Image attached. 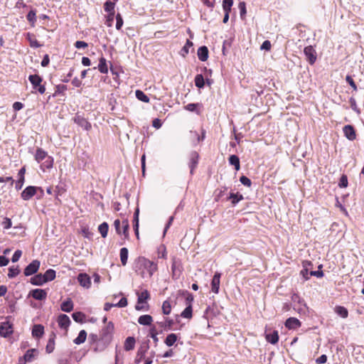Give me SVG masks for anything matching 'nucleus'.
<instances>
[{"label":"nucleus","mask_w":364,"mask_h":364,"mask_svg":"<svg viewBox=\"0 0 364 364\" xmlns=\"http://www.w3.org/2000/svg\"><path fill=\"white\" fill-rule=\"evenodd\" d=\"M134 270L142 278H151L158 270V265L144 257H139L135 260Z\"/></svg>","instance_id":"f257e3e1"},{"label":"nucleus","mask_w":364,"mask_h":364,"mask_svg":"<svg viewBox=\"0 0 364 364\" xmlns=\"http://www.w3.org/2000/svg\"><path fill=\"white\" fill-rule=\"evenodd\" d=\"M40 193L38 198H41L43 196V190L41 187L29 186H27L21 193V197L24 200H28L35 195Z\"/></svg>","instance_id":"f03ea898"},{"label":"nucleus","mask_w":364,"mask_h":364,"mask_svg":"<svg viewBox=\"0 0 364 364\" xmlns=\"http://www.w3.org/2000/svg\"><path fill=\"white\" fill-rule=\"evenodd\" d=\"M114 324L109 322L100 331V338L102 342L110 343L112 339Z\"/></svg>","instance_id":"7ed1b4c3"},{"label":"nucleus","mask_w":364,"mask_h":364,"mask_svg":"<svg viewBox=\"0 0 364 364\" xmlns=\"http://www.w3.org/2000/svg\"><path fill=\"white\" fill-rule=\"evenodd\" d=\"M28 80L31 83L33 88L37 90L39 93L43 94L46 91V87L41 84L43 79L38 75H30Z\"/></svg>","instance_id":"20e7f679"},{"label":"nucleus","mask_w":364,"mask_h":364,"mask_svg":"<svg viewBox=\"0 0 364 364\" xmlns=\"http://www.w3.org/2000/svg\"><path fill=\"white\" fill-rule=\"evenodd\" d=\"M40 262L37 259L33 260L25 269L24 275L28 277L36 273L40 267Z\"/></svg>","instance_id":"39448f33"},{"label":"nucleus","mask_w":364,"mask_h":364,"mask_svg":"<svg viewBox=\"0 0 364 364\" xmlns=\"http://www.w3.org/2000/svg\"><path fill=\"white\" fill-rule=\"evenodd\" d=\"M73 121L78 126L81 127L86 131H89L92 128L91 124L82 116L77 114L73 118Z\"/></svg>","instance_id":"423d86ee"},{"label":"nucleus","mask_w":364,"mask_h":364,"mask_svg":"<svg viewBox=\"0 0 364 364\" xmlns=\"http://www.w3.org/2000/svg\"><path fill=\"white\" fill-rule=\"evenodd\" d=\"M28 296H32L36 300L43 301L47 298V291L42 289H33L29 292Z\"/></svg>","instance_id":"0eeeda50"},{"label":"nucleus","mask_w":364,"mask_h":364,"mask_svg":"<svg viewBox=\"0 0 364 364\" xmlns=\"http://www.w3.org/2000/svg\"><path fill=\"white\" fill-rule=\"evenodd\" d=\"M304 53L309 63L313 65L316 60V54L314 48L311 46H306L304 50Z\"/></svg>","instance_id":"6e6552de"},{"label":"nucleus","mask_w":364,"mask_h":364,"mask_svg":"<svg viewBox=\"0 0 364 364\" xmlns=\"http://www.w3.org/2000/svg\"><path fill=\"white\" fill-rule=\"evenodd\" d=\"M13 333L12 325L9 322H3L0 326V336L4 338Z\"/></svg>","instance_id":"1a4fd4ad"},{"label":"nucleus","mask_w":364,"mask_h":364,"mask_svg":"<svg viewBox=\"0 0 364 364\" xmlns=\"http://www.w3.org/2000/svg\"><path fill=\"white\" fill-rule=\"evenodd\" d=\"M77 281L84 288L89 289L91 286L90 277L85 273L79 274L77 276Z\"/></svg>","instance_id":"9d476101"},{"label":"nucleus","mask_w":364,"mask_h":364,"mask_svg":"<svg viewBox=\"0 0 364 364\" xmlns=\"http://www.w3.org/2000/svg\"><path fill=\"white\" fill-rule=\"evenodd\" d=\"M38 354V351L36 348H31L28 350L24 355L20 358V360H23L24 363L31 362Z\"/></svg>","instance_id":"9b49d317"},{"label":"nucleus","mask_w":364,"mask_h":364,"mask_svg":"<svg viewBox=\"0 0 364 364\" xmlns=\"http://www.w3.org/2000/svg\"><path fill=\"white\" fill-rule=\"evenodd\" d=\"M220 277H221L220 273L215 272L213 277V279L211 282V290L215 294H218L219 291Z\"/></svg>","instance_id":"f8f14e48"},{"label":"nucleus","mask_w":364,"mask_h":364,"mask_svg":"<svg viewBox=\"0 0 364 364\" xmlns=\"http://www.w3.org/2000/svg\"><path fill=\"white\" fill-rule=\"evenodd\" d=\"M343 131L344 135L346 136V137L348 139L353 141L355 139V137H356L355 132L352 125L348 124V125L344 126Z\"/></svg>","instance_id":"ddd939ff"},{"label":"nucleus","mask_w":364,"mask_h":364,"mask_svg":"<svg viewBox=\"0 0 364 364\" xmlns=\"http://www.w3.org/2000/svg\"><path fill=\"white\" fill-rule=\"evenodd\" d=\"M301 324L300 321L294 317L289 318L285 322V326L289 329H296L300 327Z\"/></svg>","instance_id":"4468645a"},{"label":"nucleus","mask_w":364,"mask_h":364,"mask_svg":"<svg viewBox=\"0 0 364 364\" xmlns=\"http://www.w3.org/2000/svg\"><path fill=\"white\" fill-rule=\"evenodd\" d=\"M58 323L61 328L67 329L70 324V319L67 315L60 314L58 318Z\"/></svg>","instance_id":"2eb2a0df"},{"label":"nucleus","mask_w":364,"mask_h":364,"mask_svg":"<svg viewBox=\"0 0 364 364\" xmlns=\"http://www.w3.org/2000/svg\"><path fill=\"white\" fill-rule=\"evenodd\" d=\"M198 154L196 151H192L190 154L189 167L191 168V173L193 174L194 168L197 166L198 162Z\"/></svg>","instance_id":"dca6fc26"},{"label":"nucleus","mask_w":364,"mask_h":364,"mask_svg":"<svg viewBox=\"0 0 364 364\" xmlns=\"http://www.w3.org/2000/svg\"><path fill=\"white\" fill-rule=\"evenodd\" d=\"M149 298V293L147 290H144L138 294L137 305L136 306V310H141L142 306H139V304H143Z\"/></svg>","instance_id":"f3484780"},{"label":"nucleus","mask_w":364,"mask_h":364,"mask_svg":"<svg viewBox=\"0 0 364 364\" xmlns=\"http://www.w3.org/2000/svg\"><path fill=\"white\" fill-rule=\"evenodd\" d=\"M148 348V346H144L139 348L134 360L136 364H139L141 361L144 359Z\"/></svg>","instance_id":"a211bd4d"},{"label":"nucleus","mask_w":364,"mask_h":364,"mask_svg":"<svg viewBox=\"0 0 364 364\" xmlns=\"http://www.w3.org/2000/svg\"><path fill=\"white\" fill-rule=\"evenodd\" d=\"M198 57L199 58L200 60L204 62V61H206L208 58V49L206 46H200L198 49Z\"/></svg>","instance_id":"6ab92c4d"},{"label":"nucleus","mask_w":364,"mask_h":364,"mask_svg":"<svg viewBox=\"0 0 364 364\" xmlns=\"http://www.w3.org/2000/svg\"><path fill=\"white\" fill-rule=\"evenodd\" d=\"M114 2H112V1H107L104 4L105 11L109 13V17H112V19H114Z\"/></svg>","instance_id":"aec40b11"},{"label":"nucleus","mask_w":364,"mask_h":364,"mask_svg":"<svg viewBox=\"0 0 364 364\" xmlns=\"http://www.w3.org/2000/svg\"><path fill=\"white\" fill-rule=\"evenodd\" d=\"M44 333V327L41 324H36L32 329V336L35 338H41Z\"/></svg>","instance_id":"412c9836"},{"label":"nucleus","mask_w":364,"mask_h":364,"mask_svg":"<svg viewBox=\"0 0 364 364\" xmlns=\"http://www.w3.org/2000/svg\"><path fill=\"white\" fill-rule=\"evenodd\" d=\"M139 209L136 208L134 214L133 228L137 238H139Z\"/></svg>","instance_id":"4be33fe9"},{"label":"nucleus","mask_w":364,"mask_h":364,"mask_svg":"<svg viewBox=\"0 0 364 364\" xmlns=\"http://www.w3.org/2000/svg\"><path fill=\"white\" fill-rule=\"evenodd\" d=\"M31 283L33 285L41 286L46 283L44 277L42 274H38L31 278Z\"/></svg>","instance_id":"5701e85b"},{"label":"nucleus","mask_w":364,"mask_h":364,"mask_svg":"<svg viewBox=\"0 0 364 364\" xmlns=\"http://www.w3.org/2000/svg\"><path fill=\"white\" fill-rule=\"evenodd\" d=\"M152 321L153 318L148 314L142 315L138 318L139 323L144 326H150Z\"/></svg>","instance_id":"b1692460"},{"label":"nucleus","mask_w":364,"mask_h":364,"mask_svg":"<svg viewBox=\"0 0 364 364\" xmlns=\"http://www.w3.org/2000/svg\"><path fill=\"white\" fill-rule=\"evenodd\" d=\"M55 335L52 333L48 339V343L46 347L47 353H51L55 349Z\"/></svg>","instance_id":"393cba45"},{"label":"nucleus","mask_w":364,"mask_h":364,"mask_svg":"<svg viewBox=\"0 0 364 364\" xmlns=\"http://www.w3.org/2000/svg\"><path fill=\"white\" fill-rule=\"evenodd\" d=\"M60 309L63 311L70 312L73 309V303L70 299L64 301L61 305Z\"/></svg>","instance_id":"a878e982"},{"label":"nucleus","mask_w":364,"mask_h":364,"mask_svg":"<svg viewBox=\"0 0 364 364\" xmlns=\"http://www.w3.org/2000/svg\"><path fill=\"white\" fill-rule=\"evenodd\" d=\"M26 38L29 41L31 47L37 48L41 46L33 34L27 33Z\"/></svg>","instance_id":"bb28decb"},{"label":"nucleus","mask_w":364,"mask_h":364,"mask_svg":"<svg viewBox=\"0 0 364 364\" xmlns=\"http://www.w3.org/2000/svg\"><path fill=\"white\" fill-rule=\"evenodd\" d=\"M47 156L48 154L46 151H45L41 148L37 149L35 154V159L37 161L38 163H41L43 160L47 158Z\"/></svg>","instance_id":"cd10ccee"},{"label":"nucleus","mask_w":364,"mask_h":364,"mask_svg":"<svg viewBox=\"0 0 364 364\" xmlns=\"http://www.w3.org/2000/svg\"><path fill=\"white\" fill-rule=\"evenodd\" d=\"M135 342V338L134 337L129 336L127 338L124 345V350L127 351L133 350L134 348Z\"/></svg>","instance_id":"c85d7f7f"},{"label":"nucleus","mask_w":364,"mask_h":364,"mask_svg":"<svg viewBox=\"0 0 364 364\" xmlns=\"http://www.w3.org/2000/svg\"><path fill=\"white\" fill-rule=\"evenodd\" d=\"M98 70L101 73L103 74H107L108 73L107 60L103 57H101L99 60Z\"/></svg>","instance_id":"c756f323"},{"label":"nucleus","mask_w":364,"mask_h":364,"mask_svg":"<svg viewBox=\"0 0 364 364\" xmlns=\"http://www.w3.org/2000/svg\"><path fill=\"white\" fill-rule=\"evenodd\" d=\"M336 314L340 316L343 318H346L348 316V309L342 306H336L334 309Z\"/></svg>","instance_id":"7c9ffc66"},{"label":"nucleus","mask_w":364,"mask_h":364,"mask_svg":"<svg viewBox=\"0 0 364 364\" xmlns=\"http://www.w3.org/2000/svg\"><path fill=\"white\" fill-rule=\"evenodd\" d=\"M128 249L126 247H122L120 250L119 256L122 264L125 266L127 263L128 259Z\"/></svg>","instance_id":"2f4dec72"},{"label":"nucleus","mask_w":364,"mask_h":364,"mask_svg":"<svg viewBox=\"0 0 364 364\" xmlns=\"http://www.w3.org/2000/svg\"><path fill=\"white\" fill-rule=\"evenodd\" d=\"M177 339H178L177 335L172 333L168 334L166 336L164 343L167 346L170 347V346H172L175 343V342L177 341Z\"/></svg>","instance_id":"473e14b6"},{"label":"nucleus","mask_w":364,"mask_h":364,"mask_svg":"<svg viewBox=\"0 0 364 364\" xmlns=\"http://www.w3.org/2000/svg\"><path fill=\"white\" fill-rule=\"evenodd\" d=\"M266 339H267V341L269 343H270L272 344L277 343L278 342V340H279L278 332L277 331H274L272 333L267 334L266 335Z\"/></svg>","instance_id":"72a5a7b5"},{"label":"nucleus","mask_w":364,"mask_h":364,"mask_svg":"<svg viewBox=\"0 0 364 364\" xmlns=\"http://www.w3.org/2000/svg\"><path fill=\"white\" fill-rule=\"evenodd\" d=\"M87 338V332L85 330H82L80 331L77 337L74 339V343L77 345H80L83 343Z\"/></svg>","instance_id":"f704fd0d"},{"label":"nucleus","mask_w":364,"mask_h":364,"mask_svg":"<svg viewBox=\"0 0 364 364\" xmlns=\"http://www.w3.org/2000/svg\"><path fill=\"white\" fill-rule=\"evenodd\" d=\"M229 163L230 164L232 165L235 166V168L236 171H238L240 170V159L236 155H231L230 157H229Z\"/></svg>","instance_id":"c9c22d12"},{"label":"nucleus","mask_w":364,"mask_h":364,"mask_svg":"<svg viewBox=\"0 0 364 364\" xmlns=\"http://www.w3.org/2000/svg\"><path fill=\"white\" fill-rule=\"evenodd\" d=\"M46 283L50 281H53L55 278V271L49 269L43 274Z\"/></svg>","instance_id":"e433bc0d"},{"label":"nucleus","mask_w":364,"mask_h":364,"mask_svg":"<svg viewBox=\"0 0 364 364\" xmlns=\"http://www.w3.org/2000/svg\"><path fill=\"white\" fill-rule=\"evenodd\" d=\"M110 343H105L101 341V338H99L97 342L95 347L94 348L95 352H102L103 351L109 344Z\"/></svg>","instance_id":"4c0bfd02"},{"label":"nucleus","mask_w":364,"mask_h":364,"mask_svg":"<svg viewBox=\"0 0 364 364\" xmlns=\"http://www.w3.org/2000/svg\"><path fill=\"white\" fill-rule=\"evenodd\" d=\"M228 199L231 200L232 204L235 205L239 201L243 200V196H242V195H241L238 193H231L230 194V196L228 197Z\"/></svg>","instance_id":"58836bf2"},{"label":"nucleus","mask_w":364,"mask_h":364,"mask_svg":"<svg viewBox=\"0 0 364 364\" xmlns=\"http://www.w3.org/2000/svg\"><path fill=\"white\" fill-rule=\"evenodd\" d=\"M109 225L106 222L102 223L98 227V230L102 237H106L107 235Z\"/></svg>","instance_id":"ea45409f"},{"label":"nucleus","mask_w":364,"mask_h":364,"mask_svg":"<svg viewBox=\"0 0 364 364\" xmlns=\"http://www.w3.org/2000/svg\"><path fill=\"white\" fill-rule=\"evenodd\" d=\"M193 43L190 40H187L184 46L181 48L180 51V54L183 57H186V55L189 53V48L193 46Z\"/></svg>","instance_id":"a19ab883"},{"label":"nucleus","mask_w":364,"mask_h":364,"mask_svg":"<svg viewBox=\"0 0 364 364\" xmlns=\"http://www.w3.org/2000/svg\"><path fill=\"white\" fill-rule=\"evenodd\" d=\"M306 264L308 265H312L311 262L309 261H304L303 262V269L301 271V274L304 277L306 280L309 279V269L306 268Z\"/></svg>","instance_id":"79ce46f5"},{"label":"nucleus","mask_w":364,"mask_h":364,"mask_svg":"<svg viewBox=\"0 0 364 364\" xmlns=\"http://www.w3.org/2000/svg\"><path fill=\"white\" fill-rule=\"evenodd\" d=\"M135 94H136V98L139 100H140L141 102H149V97L146 95H145L144 93V92H142L141 90H136Z\"/></svg>","instance_id":"37998d69"},{"label":"nucleus","mask_w":364,"mask_h":364,"mask_svg":"<svg viewBox=\"0 0 364 364\" xmlns=\"http://www.w3.org/2000/svg\"><path fill=\"white\" fill-rule=\"evenodd\" d=\"M26 18L29 21L31 25L32 26H34L35 23L36 21V14L35 11H33V10L30 11L26 16Z\"/></svg>","instance_id":"c03bdc74"},{"label":"nucleus","mask_w":364,"mask_h":364,"mask_svg":"<svg viewBox=\"0 0 364 364\" xmlns=\"http://www.w3.org/2000/svg\"><path fill=\"white\" fill-rule=\"evenodd\" d=\"M171 311V305L168 300H166L162 304V311L165 315H168Z\"/></svg>","instance_id":"a18cd8bd"},{"label":"nucleus","mask_w":364,"mask_h":364,"mask_svg":"<svg viewBox=\"0 0 364 364\" xmlns=\"http://www.w3.org/2000/svg\"><path fill=\"white\" fill-rule=\"evenodd\" d=\"M45 161L41 164V168H50L53 167V159L51 156H48L47 158H46Z\"/></svg>","instance_id":"49530a36"},{"label":"nucleus","mask_w":364,"mask_h":364,"mask_svg":"<svg viewBox=\"0 0 364 364\" xmlns=\"http://www.w3.org/2000/svg\"><path fill=\"white\" fill-rule=\"evenodd\" d=\"M195 84L198 88H203L204 87L205 81L202 75L199 74L195 77Z\"/></svg>","instance_id":"de8ad7c7"},{"label":"nucleus","mask_w":364,"mask_h":364,"mask_svg":"<svg viewBox=\"0 0 364 364\" xmlns=\"http://www.w3.org/2000/svg\"><path fill=\"white\" fill-rule=\"evenodd\" d=\"M19 273H20V269H19L18 267L12 266L11 267H9V269L8 277H9V278L11 279V278L16 277Z\"/></svg>","instance_id":"09e8293b"},{"label":"nucleus","mask_w":364,"mask_h":364,"mask_svg":"<svg viewBox=\"0 0 364 364\" xmlns=\"http://www.w3.org/2000/svg\"><path fill=\"white\" fill-rule=\"evenodd\" d=\"M181 316L183 318H191L192 317V305H188L182 311Z\"/></svg>","instance_id":"8fccbe9b"},{"label":"nucleus","mask_w":364,"mask_h":364,"mask_svg":"<svg viewBox=\"0 0 364 364\" xmlns=\"http://www.w3.org/2000/svg\"><path fill=\"white\" fill-rule=\"evenodd\" d=\"M129 222L127 220L122 221V233L124 235V237L127 239L129 237Z\"/></svg>","instance_id":"3c124183"},{"label":"nucleus","mask_w":364,"mask_h":364,"mask_svg":"<svg viewBox=\"0 0 364 364\" xmlns=\"http://www.w3.org/2000/svg\"><path fill=\"white\" fill-rule=\"evenodd\" d=\"M158 257L163 259H166L167 257L166 249L164 245H160L158 248Z\"/></svg>","instance_id":"603ef678"},{"label":"nucleus","mask_w":364,"mask_h":364,"mask_svg":"<svg viewBox=\"0 0 364 364\" xmlns=\"http://www.w3.org/2000/svg\"><path fill=\"white\" fill-rule=\"evenodd\" d=\"M233 4L232 0H223V9L225 12H230L231 7Z\"/></svg>","instance_id":"864d4df0"},{"label":"nucleus","mask_w":364,"mask_h":364,"mask_svg":"<svg viewBox=\"0 0 364 364\" xmlns=\"http://www.w3.org/2000/svg\"><path fill=\"white\" fill-rule=\"evenodd\" d=\"M73 318L78 323L83 322L85 315L82 312H75L72 314Z\"/></svg>","instance_id":"5fc2aeb1"},{"label":"nucleus","mask_w":364,"mask_h":364,"mask_svg":"<svg viewBox=\"0 0 364 364\" xmlns=\"http://www.w3.org/2000/svg\"><path fill=\"white\" fill-rule=\"evenodd\" d=\"M149 335L153 338L155 343L159 341V338L157 337L158 333L155 326H153L150 328Z\"/></svg>","instance_id":"6e6d98bb"},{"label":"nucleus","mask_w":364,"mask_h":364,"mask_svg":"<svg viewBox=\"0 0 364 364\" xmlns=\"http://www.w3.org/2000/svg\"><path fill=\"white\" fill-rule=\"evenodd\" d=\"M338 186L340 188H346L348 186V178L346 175L341 176L338 183Z\"/></svg>","instance_id":"4d7b16f0"},{"label":"nucleus","mask_w":364,"mask_h":364,"mask_svg":"<svg viewBox=\"0 0 364 364\" xmlns=\"http://www.w3.org/2000/svg\"><path fill=\"white\" fill-rule=\"evenodd\" d=\"M240 181L241 182L242 184L247 187H250L252 185L251 180L245 176H241L240 178Z\"/></svg>","instance_id":"13d9d810"},{"label":"nucleus","mask_w":364,"mask_h":364,"mask_svg":"<svg viewBox=\"0 0 364 364\" xmlns=\"http://www.w3.org/2000/svg\"><path fill=\"white\" fill-rule=\"evenodd\" d=\"M116 21H117V23H116V28L117 30H120L123 26V19H122V16L119 14H117V16H116Z\"/></svg>","instance_id":"bf43d9fd"},{"label":"nucleus","mask_w":364,"mask_h":364,"mask_svg":"<svg viewBox=\"0 0 364 364\" xmlns=\"http://www.w3.org/2000/svg\"><path fill=\"white\" fill-rule=\"evenodd\" d=\"M190 133H191V135H193L194 137H196L197 139V141L198 142L200 141H203L205 139V132L203 129L202 130V135L201 136H199L196 132L191 131Z\"/></svg>","instance_id":"052dcab7"},{"label":"nucleus","mask_w":364,"mask_h":364,"mask_svg":"<svg viewBox=\"0 0 364 364\" xmlns=\"http://www.w3.org/2000/svg\"><path fill=\"white\" fill-rule=\"evenodd\" d=\"M183 294L186 295V305H192V302L193 301V296L188 291H186Z\"/></svg>","instance_id":"680f3d73"},{"label":"nucleus","mask_w":364,"mask_h":364,"mask_svg":"<svg viewBox=\"0 0 364 364\" xmlns=\"http://www.w3.org/2000/svg\"><path fill=\"white\" fill-rule=\"evenodd\" d=\"M22 255V252L20 250H17L15 251V252L13 255V257L11 258V261L13 262H16L20 259L21 256Z\"/></svg>","instance_id":"e2e57ef3"},{"label":"nucleus","mask_w":364,"mask_h":364,"mask_svg":"<svg viewBox=\"0 0 364 364\" xmlns=\"http://www.w3.org/2000/svg\"><path fill=\"white\" fill-rule=\"evenodd\" d=\"M238 7H239V9H240V16H241V18H243V16H245V14H246L245 3L243 2V1L240 2Z\"/></svg>","instance_id":"0e129e2a"},{"label":"nucleus","mask_w":364,"mask_h":364,"mask_svg":"<svg viewBox=\"0 0 364 364\" xmlns=\"http://www.w3.org/2000/svg\"><path fill=\"white\" fill-rule=\"evenodd\" d=\"M24 181H25V178H19L18 177V179L16 181V185H15V188L17 191L22 188L23 183H24Z\"/></svg>","instance_id":"69168bd1"},{"label":"nucleus","mask_w":364,"mask_h":364,"mask_svg":"<svg viewBox=\"0 0 364 364\" xmlns=\"http://www.w3.org/2000/svg\"><path fill=\"white\" fill-rule=\"evenodd\" d=\"M127 306V299L125 297L122 298L119 301L114 304V306L122 308Z\"/></svg>","instance_id":"338daca9"},{"label":"nucleus","mask_w":364,"mask_h":364,"mask_svg":"<svg viewBox=\"0 0 364 364\" xmlns=\"http://www.w3.org/2000/svg\"><path fill=\"white\" fill-rule=\"evenodd\" d=\"M346 80L348 82V84L351 86V87L353 89V90H357V86L353 80V78L350 75H347L346 77Z\"/></svg>","instance_id":"774afa93"}]
</instances>
